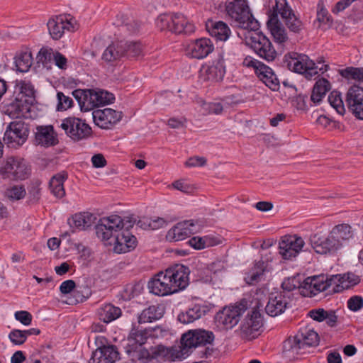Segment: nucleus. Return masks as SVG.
Segmentation results:
<instances>
[{
    "label": "nucleus",
    "instance_id": "4",
    "mask_svg": "<svg viewBox=\"0 0 363 363\" xmlns=\"http://www.w3.org/2000/svg\"><path fill=\"white\" fill-rule=\"evenodd\" d=\"M214 337V334L211 331L201 329L189 330L182 336V352L183 354H186L192 348L203 347L200 352L202 354V357L208 358L213 354L214 350L209 346H205L208 344L211 345Z\"/></svg>",
    "mask_w": 363,
    "mask_h": 363
},
{
    "label": "nucleus",
    "instance_id": "60",
    "mask_svg": "<svg viewBox=\"0 0 363 363\" xmlns=\"http://www.w3.org/2000/svg\"><path fill=\"white\" fill-rule=\"evenodd\" d=\"M242 65L247 67H252L255 69V72L264 65L262 62L253 59L252 57H246L242 62Z\"/></svg>",
    "mask_w": 363,
    "mask_h": 363
},
{
    "label": "nucleus",
    "instance_id": "21",
    "mask_svg": "<svg viewBox=\"0 0 363 363\" xmlns=\"http://www.w3.org/2000/svg\"><path fill=\"white\" fill-rule=\"evenodd\" d=\"M36 130L35 140L38 145L48 147L58 143L57 135L52 125L38 126Z\"/></svg>",
    "mask_w": 363,
    "mask_h": 363
},
{
    "label": "nucleus",
    "instance_id": "18",
    "mask_svg": "<svg viewBox=\"0 0 363 363\" xmlns=\"http://www.w3.org/2000/svg\"><path fill=\"white\" fill-rule=\"evenodd\" d=\"M71 20L72 18H68V16L65 15H60L50 18L47 26L52 38L59 40L63 35L65 30H74L75 28Z\"/></svg>",
    "mask_w": 363,
    "mask_h": 363
},
{
    "label": "nucleus",
    "instance_id": "13",
    "mask_svg": "<svg viewBox=\"0 0 363 363\" xmlns=\"http://www.w3.org/2000/svg\"><path fill=\"white\" fill-rule=\"evenodd\" d=\"M305 242L296 235H286L281 238L279 242V254L284 259H293L302 250Z\"/></svg>",
    "mask_w": 363,
    "mask_h": 363
},
{
    "label": "nucleus",
    "instance_id": "44",
    "mask_svg": "<svg viewBox=\"0 0 363 363\" xmlns=\"http://www.w3.org/2000/svg\"><path fill=\"white\" fill-rule=\"evenodd\" d=\"M340 284L336 289V292H341L345 289H348L360 281L359 277L352 272L340 274Z\"/></svg>",
    "mask_w": 363,
    "mask_h": 363
},
{
    "label": "nucleus",
    "instance_id": "27",
    "mask_svg": "<svg viewBox=\"0 0 363 363\" xmlns=\"http://www.w3.org/2000/svg\"><path fill=\"white\" fill-rule=\"evenodd\" d=\"M214 48L209 38L196 40L190 47V55L196 59H203L213 52Z\"/></svg>",
    "mask_w": 363,
    "mask_h": 363
},
{
    "label": "nucleus",
    "instance_id": "62",
    "mask_svg": "<svg viewBox=\"0 0 363 363\" xmlns=\"http://www.w3.org/2000/svg\"><path fill=\"white\" fill-rule=\"evenodd\" d=\"M75 286L76 284L74 281L72 279L66 280L61 284L60 291L63 294H67L74 291Z\"/></svg>",
    "mask_w": 363,
    "mask_h": 363
},
{
    "label": "nucleus",
    "instance_id": "3",
    "mask_svg": "<svg viewBox=\"0 0 363 363\" xmlns=\"http://www.w3.org/2000/svg\"><path fill=\"white\" fill-rule=\"evenodd\" d=\"M34 101L33 85L28 81H16L12 96L1 103V111L12 118H26Z\"/></svg>",
    "mask_w": 363,
    "mask_h": 363
},
{
    "label": "nucleus",
    "instance_id": "14",
    "mask_svg": "<svg viewBox=\"0 0 363 363\" xmlns=\"http://www.w3.org/2000/svg\"><path fill=\"white\" fill-rule=\"evenodd\" d=\"M311 244L315 252L320 255L334 254L342 248V244L330 232L327 237L315 234L311 237Z\"/></svg>",
    "mask_w": 363,
    "mask_h": 363
},
{
    "label": "nucleus",
    "instance_id": "50",
    "mask_svg": "<svg viewBox=\"0 0 363 363\" xmlns=\"http://www.w3.org/2000/svg\"><path fill=\"white\" fill-rule=\"evenodd\" d=\"M94 99L96 107L112 103L114 99V95L107 91L97 89L94 90Z\"/></svg>",
    "mask_w": 363,
    "mask_h": 363
},
{
    "label": "nucleus",
    "instance_id": "9",
    "mask_svg": "<svg viewBox=\"0 0 363 363\" xmlns=\"http://www.w3.org/2000/svg\"><path fill=\"white\" fill-rule=\"evenodd\" d=\"M248 301L242 298L235 306L225 307L216 315V321L225 329H231L239 322L242 314L247 309Z\"/></svg>",
    "mask_w": 363,
    "mask_h": 363
},
{
    "label": "nucleus",
    "instance_id": "48",
    "mask_svg": "<svg viewBox=\"0 0 363 363\" xmlns=\"http://www.w3.org/2000/svg\"><path fill=\"white\" fill-rule=\"evenodd\" d=\"M328 99L330 106L334 108L339 114L343 115L345 113V108L340 91L336 90L331 91Z\"/></svg>",
    "mask_w": 363,
    "mask_h": 363
},
{
    "label": "nucleus",
    "instance_id": "23",
    "mask_svg": "<svg viewBox=\"0 0 363 363\" xmlns=\"http://www.w3.org/2000/svg\"><path fill=\"white\" fill-rule=\"evenodd\" d=\"M137 239L128 230H122L116 235L114 251L117 253H125L137 246Z\"/></svg>",
    "mask_w": 363,
    "mask_h": 363
},
{
    "label": "nucleus",
    "instance_id": "54",
    "mask_svg": "<svg viewBox=\"0 0 363 363\" xmlns=\"http://www.w3.org/2000/svg\"><path fill=\"white\" fill-rule=\"evenodd\" d=\"M300 286L299 282L296 279L295 277L286 279L282 284L283 293L285 292L287 296H290L289 293L293 290L298 288Z\"/></svg>",
    "mask_w": 363,
    "mask_h": 363
},
{
    "label": "nucleus",
    "instance_id": "12",
    "mask_svg": "<svg viewBox=\"0 0 363 363\" xmlns=\"http://www.w3.org/2000/svg\"><path fill=\"white\" fill-rule=\"evenodd\" d=\"M288 55L290 58L287 64L289 69L298 74H305L307 78L318 74V66L306 55L291 52Z\"/></svg>",
    "mask_w": 363,
    "mask_h": 363
},
{
    "label": "nucleus",
    "instance_id": "63",
    "mask_svg": "<svg viewBox=\"0 0 363 363\" xmlns=\"http://www.w3.org/2000/svg\"><path fill=\"white\" fill-rule=\"evenodd\" d=\"M189 245L196 250L206 248L204 237H193L188 241Z\"/></svg>",
    "mask_w": 363,
    "mask_h": 363
},
{
    "label": "nucleus",
    "instance_id": "58",
    "mask_svg": "<svg viewBox=\"0 0 363 363\" xmlns=\"http://www.w3.org/2000/svg\"><path fill=\"white\" fill-rule=\"evenodd\" d=\"M15 318L24 325H29L32 322V315L26 311H16L14 314Z\"/></svg>",
    "mask_w": 363,
    "mask_h": 363
},
{
    "label": "nucleus",
    "instance_id": "59",
    "mask_svg": "<svg viewBox=\"0 0 363 363\" xmlns=\"http://www.w3.org/2000/svg\"><path fill=\"white\" fill-rule=\"evenodd\" d=\"M54 62L55 65L61 69L67 68V59L59 51H55Z\"/></svg>",
    "mask_w": 363,
    "mask_h": 363
},
{
    "label": "nucleus",
    "instance_id": "32",
    "mask_svg": "<svg viewBox=\"0 0 363 363\" xmlns=\"http://www.w3.org/2000/svg\"><path fill=\"white\" fill-rule=\"evenodd\" d=\"M257 75L272 91L278 90L279 82L272 69L268 66L263 65L258 71Z\"/></svg>",
    "mask_w": 363,
    "mask_h": 363
},
{
    "label": "nucleus",
    "instance_id": "47",
    "mask_svg": "<svg viewBox=\"0 0 363 363\" xmlns=\"http://www.w3.org/2000/svg\"><path fill=\"white\" fill-rule=\"evenodd\" d=\"M157 28L160 30H168L173 33L174 26V13H164L160 15L156 21Z\"/></svg>",
    "mask_w": 363,
    "mask_h": 363
},
{
    "label": "nucleus",
    "instance_id": "11",
    "mask_svg": "<svg viewBox=\"0 0 363 363\" xmlns=\"http://www.w3.org/2000/svg\"><path fill=\"white\" fill-rule=\"evenodd\" d=\"M28 135V125L22 121H17L9 123L3 139L9 147L16 148L26 143Z\"/></svg>",
    "mask_w": 363,
    "mask_h": 363
},
{
    "label": "nucleus",
    "instance_id": "33",
    "mask_svg": "<svg viewBox=\"0 0 363 363\" xmlns=\"http://www.w3.org/2000/svg\"><path fill=\"white\" fill-rule=\"evenodd\" d=\"M164 313L161 305H152L144 309L138 316V323H151L160 319Z\"/></svg>",
    "mask_w": 363,
    "mask_h": 363
},
{
    "label": "nucleus",
    "instance_id": "29",
    "mask_svg": "<svg viewBox=\"0 0 363 363\" xmlns=\"http://www.w3.org/2000/svg\"><path fill=\"white\" fill-rule=\"evenodd\" d=\"M308 315L318 322L325 320L327 325L331 328L337 325V315L333 310L326 311L320 308L312 309L308 312Z\"/></svg>",
    "mask_w": 363,
    "mask_h": 363
},
{
    "label": "nucleus",
    "instance_id": "7",
    "mask_svg": "<svg viewBox=\"0 0 363 363\" xmlns=\"http://www.w3.org/2000/svg\"><path fill=\"white\" fill-rule=\"evenodd\" d=\"M30 173V169L26 160L18 156L8 157L0 167V174L10 180H24Z\"/></svg>",
    "mask_w": 363,
    "mask_h": 363
},
{
    "label": "nucleus",
    "instance_id": "36",
    "mask_svg": "<svg viewBox=\"0 0 363 363\" xmlns=\"http://www.w3.org/2000/svg\"><path fill=\"white\" fill-rule=\"evenodd\" d=\"M173 33L176 34H191L194 32L195 26L189 22L186 17L179 13H174Z\"/></svg>",
    "mask_w": 363,
    "mask_h": 363
},
{
    "label": "nucleus",
    "instance_id": "15",
    "mask_svg": "<svg viewBox=\"0 0 363 363\" xmlns=\"http://www.w3.org/2000/svg\"><path fill=\"white\" fill-rule=\"evenodd\" d=\"M348 110L358 119L363 120V88L353 85L345 97Z\"/></svg>",
    "mask_w": 363,
    "mask_h": 363
},
{
    "label": "nucleus",
    "instance_id": "42",
    "mask_svg": "<svg viewBox=\"0 0 363 363\" xmlns=\"http://www.w3.org/2000/svg\"><path fill=\"white\" fill-rule=\"evenodd\" d=\"M123 47V57H125L129 59L136 58L139 57L143 52L142 45L140 42H123L121 41Z\"/></svg>",
    "mask_w": 363,
    "mask_h": 363
},
{
    "label": "nucleus",
    "instance_id": "6",
    "mask_svg": "<svg viewBox=\"0 0 363 363\" xmlns=\"http://www.w3.org/2000/svg\"><path fill=\"white\" fill-rule=\"evenodd\" d=\"M225 11L239 28L250 31L259 30V23L250 12L246 0H238L233 3L231 10L228 6H225Z\"/></svg>",
    "mask_w": 363,
    "mask_h": 363
},
{
    "label": "nucleus",
    "instance_id": "28",
    "mask_svg": "<svg viewBox=\"0 0 363 363\" xmlns=\"http://www.w3.org/2000/svg\"><path fill=\"white\" fill-rule=\"evenodd\" d=\"M319 337L314 330H308L306 335H302L301 338L296 336L293 338H289L286 344L290 345L291 349H301L304 345L308 346H314L318 344Z\"/></svg>",
    "mask_w": 363,
    "mask_h": 363
},
{
    "label": "nucleus",
    "instance_id": "17",
    "mask_svg": "<svg viewBox=\"0 0 363 363\" xmlns=\"http://www.w3.org/2000/svg\"><path fill=\"white\" fill-rule=\"evenodd\" d=\"M290 296L285 292L271 293L265 307L266 313L272 316H277L284 312L289 304Z\"/></svg>",
    "mask_w": 363,
    "mask_h": 363
},
{
    "label": "nucleus",
    "instance_id": "38",
    "mask_svg": "<svg viewBox=\"0 0 363 363\" xmlns=\"http://www.w3.org/2000/svg\"><path fill=\"white\" fill-rule=\"evenodd\" d=\"M267 264L262 259L256 262L254 267L249 271L245 279L247 284L254 285L259 282L266 270Z\"/></svg>",
    "mask_w": 363,
    "mask_h": 363
},
{
    "label": "nucleus",
    "instance_id": "35",
    "mask_svg": "<svg viewBox=\"0 0 363 363\" xmlns=\"http://www.w3.org/2000/svg\"><path fill=\"white\" fill-rule=\"evenodd\" d=\"M67 174L64 172L54 175L50 180L49 189L56 198L61 199L65 195L64 182L67 179Z\"/></svg>",
    "mask_w": 363,
    "mask_h": 363
},
{
    "label": "nucleus",
    "instance_id": "39",
    "mask_svg": "<svg viewBox=\"0 0 363 363\" xmlns=\"http://www.w3.org/2000/svg\"><path fill=\"white\" fill-rule=\"evenodd\" d=\"M123 49L121 41L111 43L104 50L102 60L106 62H112L123 57Z\"/></svg>",
    "mask_w": 363,
    "mask_h": 363
},
{
    "label": "nucleus",
    "instance_id": "20",
    "mask_svg": "<svg viewBox=\"0 0 363 363\" xmlns=\"http://www.w3.org/2000/svg\"><path fill=\"white\" fill-rule=\"evenodd\" d=\"M96 217L89 212H80L72 215L67 219L72 233L77 231L86 230L91 228L96 222Z\"/></svg>",
    "mask_w": 363,
    "mask_h": 363
},
{
    "label": "nucleus",
    "instance_id": "8",
    "mask_svg": "<svg viewBox=\"0 0 363 363\" xmlns=\"http://www.w3.org/2000/svg\"><path fill=\"white\" fill-rule=\"evenodd\" d=\"M60 128L74 141L86 139L92 133L91 128L86 123L85 120L74 116L64 118L60 124Z\"/></svg>",
    "mask_w": 363,
    "mask_h": 363
},
{
    "label": "nucleus",
    "instance_id": "43",
    "mask_svg": "<svg viewBox=\"0 0 363 363\" xmlns=\"http://www.w3.org/2000/svg\"><path fill=\"white\" fill-rule=\"evenodd\" d=\"M151 335V331L147 329L140 328L135 325L129 333L128 339L133 340L140 345L145 344L147 338Z\"/></svg>",
    "mask_w": 363,
    "mask_h": 363
},
{
    "label": "nucleus",
    "instance_id": "30",
    "mask_svg": "<svg viewBox=\"0 0 363 363\" xmlns=\"http://www.w3.org/2000/svg\"><path fill=\"white\" fill-rule=\"evenodd\" d=\"M94 354H99L98 363H101V359L105 363H116L120 359V353L117 347L113 345H103L98 347L94 351Z\"/></svg>",
    "mask_w": 363,
    "mask_h": 363
},
{
    "label": "nucleus",
    "instance_id": "49",
    "mask_svg": "<svg viewBox=\"0 0 363 363\" xmlns=\"http://www.w3.org/2000/svg\"><path fill=\"white\" fill-rule=\"evenodd\" d=\"M41 182L38 180L32 182L28 187V203L29 204L37 203L41 197Z\"/></svg>",
    "mask_w": 363,
    "mask_h": 363
},
{
    "label": "nucleus",
    "instance_id": "37",
    "mask_svg": "<svg viewBox=\"0 0 363 363\" xmlns=\"http://www.w3.org/2000/svg\"><path fill=\"white\" fill-rule=\"evenodd\" d=\"M121 309L111 303L101 306L98 311L99 319L104 323H108L121 315Z\"/></svg>",
    "mask_w": 363,
    "mask_h": 363
},
{
    "label": "nucleus",
    "instance_id": "5",
    "mask_svg": "<svg viewBox=\"0 0 363 363\" xmlns=\"http://www.w3.org/2000/svg\"><path fill=\"white\" fill-rule=\"evenodd\" d=\"M136 220L132 216L122 219L118 215H111L99 219L96 225V234L102 240H108L121 230H128L132 228Z\"/></svg>",
    "mask_w": 363,
    "mask_h": 363
},
{
    "label": "nucleus",
    "instance_id": "53",
    "mask_svg": "<svg viewBox=\"0 0 363 363\" xmlns=\"http://www.w3.org/2000/svg\"><path fill=\"white\" fill-rule=\"evenodd\" d=\"M9 338L13 344L16 345L23 344L27 340L24 331L18 329L12 330L9 335Z\"/></svg>",
    "mask_w": 363,
    "mask_h": 363
},
{
    "label": "nucleus",
    "instance_id": "52",
    "mask_svg": "<svg viewBox=\"0 0 363 363\" xmlns=\"http://www.w3.org/2000/svg\"><path fill=\"white\" fill-rule=\"evenodd\" d=\"M57 96L58 99L57 111H65L72 106L73 100L71 97L65 96L62 92H57Z\"/></svg>",
    "mask_w": 363,
    "mask_h": 363
},
{
    "label": "nucleus",
    "instance_id": "40",
    "mask_svg": "<svg viewBox=\"0 0 363 363\" xmlns=\"http://www.w3.org/2000/svg\"><path fill=\"white\" fill-rule=\"evenodd\" d=\"M330 89V84L327 79L322 78L318 80L312 90L311 101L315 104H318Z\"/></svg>",
    "mask_w": 363,
    "mask_h": 363
},
{
    "label": "nucleus",
    "instance_id": "10",
    "mask_svg": "<svg viewBox=\"0 0 363 363\" xmlns=\"http://www.w3.org/2000/svg\"><path fill=\"white\" fill-rule=\"evenodd\" d=\"M247 38V43L260 57L268 62L276 58L277 52L270 40L262 32L253 31Z\"/></svg>",
    "mask_w": 363,
    "mask_h": 363
},
{
    "label": "nucleus",
    "instance_id": "46",
    "mask_svg": "<svg viewBox=\"0 0 363 363\" xmlns=\"http://www.w3.org/2000/svg\"><path fill=\"white\" fill-rule=\"evenodd\" d=\"M4 195L12 201H18L25 197L26 191L23 185H13L6 189Z\"/></svg>",
    "mask_w": 363,
    "mask_h": 363
},
{
    "label": "nucleus",
    "instance_id": "26",
    "mask_svg": "<svg viewBox=\"0 0 363 363\" xmlns=\"http://www.w3.org/2000/svg\"><path fill=\"white\" fill-rule=\"evenodd\" d=\"M206 28L211 36L217 40L225 41L230 35V29L223 21L209 20L206 23Z\"/></svg>",
    "mask_w": 363,
    "mask_h": 363
},
{
    "label": "nucleus",
    "instance_id": "2",
    "mask_svg": "<svg viewBox=\"0 0 363 363\" xmlns=\"http://www.w3.org/2000/svg\"><path fill=\"white\" fill-rule=\"evenodd\" d=\"M278 14H280L289 30L294 33H300L303 28V23L288 5L286 0H276L273 10L270 11L267 25L274 40L281 43L288 40V36L285 28L279 20Z\"/></svg>",
    "mask_w": 363,
    "mask_h": 363
},
{
    "label": "nucleus",
    "instance_id": "1",
    "mask_svg": "<svg viewBox=\"0 0 363 363\" xmlns=\"http://www.w3.org/2000/svg\"><path fill=\"white\" fill-rule=\"evenodd\" d=\"M189 268L177 264L156 274L149 282L150 291L157 296H167L185 289L189 284Z\"/></svg>",
    "mask_w": 363,
    "mask_h": 363
},
{
    "label": "nucleus",
    "instance_id": "55",
    "mask_svg": "<svg viewBox=\"0 0 363 363\" xmlns=\"http://www.w3.org/2000/svg\"><path fill=\"white\" fill-rule=\"evenodd\" d=\"M346 77L359 82H363V67H349L345 69Z\"/></svg>",
    "mask_w": 363,
    "mask_h": 363
},
{
    "label": "nucleus",
    "instance_id": "45",
    "mask_svg": "<svg viewBox=\"0 0 363 363\" xmlns=\"http://www.w3.org/2000/svg\"><path fill=\"white\" fill-rule=\"evenodd\" d=\"M33 58L30 52H23L16 57L15 63L17 70L21 72L28 71L32 65Z\"/></svg>",
    "mask_w": 363,
    "mask_h": 363
},
{
    "label": "nucleus",
    "instance_id": "25",
    "mask_svg": "<svg viewBox=\"0 0 363 363\" xmlns=\"http://www.w3.org/2000/svg\"><path fill=\"white\" fill-rule=\"evenodd\" d=\"M73 96L78 101L82 111H89L96 108L94 89H76Z\"/></svg>",
    "mask_w": 363,
    "mask_h": 363
},
{
    "label": "nucleus",
    "instance_id": "22",
    "mask_svg": "<svg viewBox=\"0 0 363 363\" xmlns=\"http://www.w3.org/2000/svg\"><path fill=\"white\" fill-rule=\"evenodd\" d=\"M225 73V68L223 60H218L211 65L202 66L200 69V75L205 81H221Z\"/></svg>",
    "mask_w": 363,
    "mask_h": 363
},
{
    "label": "nucleus",
    "instance_id": "56",
    "mask_svg": "<svg viewBox=\"0 0 363 363\" xmlns=\"http://www.w3.org/2000/svg\"><path fill=\"white\" fill-rule=\"evenodd\" d=\"M317 20L322 23H330V16L327 9L323 8V3L318 4Z\"/></svg>",
    "mask_w": 363,
    "mask_h": 363
},
{
    "label": "nucleus",
    "instance_id": "61",
    "mask_svg": "<svg viewBox=\"0 0 363 363\" xmlns=\"http://www.w3.org/2000/svg\"><path fill=\"white\" fill-rule=\"evenodd\" d=\"M206 164V159L203 157H192L185 162L186 167H202Z\"/></svg>",
    "mask_w": 363,
    "mask_h": 363
},
{
    "label": "nucleus",
    "instance_id": "19",
    "mask_svg": "<svg viewBox=\"0 0 363 363\" xmlns=\"http://www.w3.org/2000/svg\"><path fill=\"white\" fill-rule=\"evenodd\" d=\"M196 231L194 221L193 220H186L178 223L172 228L167 232L166 238L170 242L182 240L194 234Z\"/></svg>",
    "mask_w": 363,
    "mask_h": 363
},
{
    "label": "nucleus",
    "instance_id": "51",
    "mask_svg": "<svg viewBox=\"0 0 363 363\" xmlns=\"http://www.w3.org/2000/svg\"><path fill=\"white\" fill-rule=\"evenodd\" d=\"M55 51L52 48H43L38 52V58L44 67H48L51 62L54 61Z\"/></svg>",
    "mask_w": 363,
    "mask_h": 363
},
{
    "label": "nucleus",
    "instance_id": "57",
    "mask_svg": "<svg viewBox=\"0 0 363 363\" xmlns=\"http://www.w3.org/2000/svg\"><path fill=\"white\" fill-rule=\"evenodd\" d=\"M347 307L352 311H357L363 307V298L359 296H352L347 301Z\"/></svg>",
    "mask_w": 363,
    "mask_h": 363
},
{
    "label": "nucleus",
    "instance_id": "64",
    "mask_svg": "<svg viewBox=\"0 0 363 363\" xmlns=\"http://www.w3.org/2000/svg\"><path fill=\"white\" fill-rule=\"evenodd\" d=\"M327 277V280H326V283L328 285V289L333 286V291L335 292V293H337L336 292V289L337 288V286H339V284H340V274H335V275H330V276H328V275H325Z\"/></svg>",
    "mask_w": 363,
    "mask_h": 363
},
{
    "label": "nucleus",
    "instance_id": "24",
    "mask_svg": "<svg viewBox=\"0 0 363 363\" xmlns=\"http://www.w3.org/2000/svg\"><path fill=\"white\" fill-rule=\"evenodd\" d=\"M263 325L262 318L259 310L253 308L241 324V330L246 335H252Z\"/></svg>",
    "mask_w": 363,
    "mask_h": 363
},
{
    "label": "nucleus",
    "instance_id": "16",
    "mask_svg": "<svg viewBox=\"0 0 363 363\" xmlns=\"http://www.w3.org/2000/svg\"><path fill=\"white\" fill-rule=\"evenodd\" d=\"M92 115L97 126L103 129H109L121 121L123 114L122 112L106 108L94 110Z\"/></svg>",
    "mask_w": 363,
    "mask_h": 363
},
{
    "label": "nucleus",
    "instance_id": "41",
    "mask_svg": "<svg viewBox=\"0 0 363 363\" xmlns=\"http://www.w3.org/2000/svg\"><path fill=\"white\" fill-rule=\"evenodd\" d=\"M330 233L342 244V247L345 241L349 240L353 236L351 226L345 223L335 225Z\"/></svg>",
    "mask_w": 363,
    "mask_h": 363
},
{
    "label": "nucleus",
    "instance_id": "34",
    "mask_svg": "<svg viewBox=\"0 0 363 363\" xmlns=\"http://www.w3.org/2000/svg\"><path fill=\"white\" fill-rule=\"evenodd\" d=\"M206 306L195 304L192 308L179 314L178 320L184 324L193 323L206 313Z\"/></svg>",
    "mask_w": 363,
    "mask_h": 363
},
{
    "label": "nucleus",
    "instance_id": "31",
    "mask_svg": "<svg viewBox=\"0 0 363 363\" xmlns=\"http://www.w3.org/2000/svg\"><path fill=\"white\" fill-rule=\"evenodd\" d=\"M326 280L327 277L325 274L309 277L303 281V287L310 289L311 293L316 294L328 289V285L325 284Z\"/></svg>",
    "mask_w": 363,
    "mask_h": 363
}]
</instances>
